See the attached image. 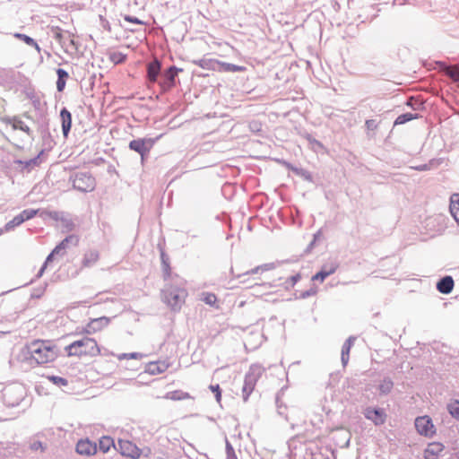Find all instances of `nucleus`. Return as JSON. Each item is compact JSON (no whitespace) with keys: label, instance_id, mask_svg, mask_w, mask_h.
I'll return each mask as SVG.
<instances>
[{"label":"nucleus","instance_id":"nucleus-10","mask_svg":"<svg viewBox=\"0 0 459 459\" xmlns=\"http://www.w3.org/2000/svg\"><path fill=\"white\" fill-rule=\"evenodd\" d=\"M53 38L65 48V52H68L69 49L77 50L75 40L69 31H63L56 28L53 30Z\"/></svg>","mask_w":459,"mask_h":459},{"label":"nucleus","instance_id":"nucleus-51","mask_svg":"<svg viewBox=\"0 0 459 459\" xmlns=\"http://www.w3.org/2000/svg\"><path fill=\"white\" fill-rule=\"evenodd\" d=\"M124 20L128 22L134 23V24H140V25L144 24V22L142 20H140L139 18H137L135 16L129 15V14H126L124 16Z\"/></svg>","mask_w":459,"mask_h":459},{"label":"nucleus","instance_id":"nucleus-26","mask_svg":"<svg viewBox=\"0 0 459 459\" xmlns=\"http://www.w3.org/2000/svg\"><path fill=\"white\" fill-rule=\"evenodd\" d=\"M193 63L203 69L217 71L218 60L213 58H201Z\"/></svg>","mask_w":459,"mask_h":459},{"label":"nucleus","instance_id":"nucleus-40","mask_svg":"<svg viewBox=\"0 0 459 459\" xmlns=\"http://www.w3.org/2000/svg\"><path fill=\"white\" fill-rule=\"evenodd\" d=\"M300 279H301L300 273H298L289 277L288 279H286V281L283 283L284 289L286 290H290L297 284V282H299L300 281Z\"/></svg>","mask_w":459,"mask_h":459},{"label":"nucleus","instance_id":"nucleus-46","mask_svg":"<svg viewBox=\"0 0 459 459\" xmlns=\"http://www.w3.org/2000/svg\"><path fill=\"white\" fill-rule=\"evenodd\" d=\"M262 127H263V126H262L261 122H259L257 120H252L248 124L249 130L252 133H255V134H256L258 135H261V133L263 131Z\"/></svg>","mask_w":459,"mask_h":459},{"label":"nucleus","instance_id":"nucleus-30","mask_svg":"<svg viewBox=\"0 0 459 459\" xmlns=\"http://www.w3.org/2000/svg\"><path fill=\"white\" fill-rule=\"evenodd\" d=\"M116 447L114 439L109 436H103L99 440V448L103 453L109 451L110 447Z\"/></svg>","mask_w":459,"mask_h":459},{"label":"nucleus","instance_id":"nucleus-63","mask_svg":"<svg viewBox=\"0 0 459 459\" xmlns=\"http://www.w3.org/2000/svg\"><path fill=\"white\" fill-rule=\"evenodd\" d=\"M50 217L56 221H60V218L64 217L63 215L60 216V213L57 212H51L49 213Z\"/></svg>","mask_w":459,"mask_h":459},{"label":"nucleus","instance_id":"nucleus-18","mask_svg":"<svg viewBox=\"0 0 459 459\" xmlns=\"http://www.w3.org/2000/svg\"><path fill=\"white\" fill-rule=\"evenodd\" d=\"M445 446L440 442L429 443L427 448L424 450L425 459H437L441 456V453L444 451Z\"/></svg>","mask_w":459,"mask_h":459},{"label":"nucleus","instance_id":"nucleus-60","mask_svg":"<svg viewBox=\"0 0 459 459\" xmlns=\"http://www.w3.org/2000/svg\"><path fill=\"white\" fill-rule=\"evenodd\" d=\"M261 267V271H269V270H273L275 268V264L273 263H268V264H264L262 265H260Z\"/></svg>","mask_w":459,"mask_h":459},{"label":"nucleus","instance_id":"nucleus-19","mask_svg":"<svg viewBox=\"0 0 459 459\" xmlns=\"http://www.w3.org/2000/svg\"><path fill=\"white\" fill-rule=\"evenodd\" d=\"M3 121L8 125H12L14 130H21L26 133L29 136H32L30 128L21 120L19 117H5Z\"/></svg>","mask_w":459,"mask_h":459},{"label":"nucleus","instance_id":"nucleus-6","mask_svg":"<svg viewBox=\"0 0 459 459\" xmlns=\"http://www.w3.org/2000/svg\"><path fill=\"white\" fill-rule=\"evenodd\" d=\"M69 180L72 181L73 187L82 193L92 192L96 187L95 178L90 172H74Z\"/></svg>","mask_w":459,"mask_h":459},{"label":"nucleus","instance_id":"nucleus-3","mask_svg":"<svg viewBox=\"0 0 459 459\" xmlns=\"http://www.w3.org/2000/svg\"><path fill=\"white\" fill-rule=\"evenodd\" d=\"M26 390L21 384L6 385L2 392L3 402L5 406L13 408L18 406L25 398Z\"/></svg>","mask_w":459,"mask_h":459},{"label":"nucleus","instance_id":"nucleus-57","mask_svg":"<svg viewBox=\"0 0 459 459\" xmlns=\"http://www.w3.org/2000/svg\"><path fill=\"white\" fill-rule=\"evenodd\" d=\"M55 255H58V254L54 253V250L52 249V251L48 255V256L43 264H46V265L48 266V264L49 263L53 262Z\"/></svg>","mask_w":459,"mask_h":459},{"label":"nucleus","instance_id":"nucleus-24","mask_svg":"<svg viewBox=\"0 0 459 459\" xmlns=\"http://www.w3.org/2000/svg\"><path fill=\"white\" fill-rule=\"evenodd\" d=\"M355 340H356V337L350 336L342 344V352H341V360H342V364L343 367H345L349 362L350 351H351V349Z\"/></svg>","mask_w":459,"mask_h":459},{"label":"nucleus","instance_id":"nucleus-41","mask_svg":"<svg viewBox=\"0 0 459 459\" xmlns=\"http://www.w3.org/2000/svg\"><path fill=\"white\" fill-rule=\"evenodd\" d=\"M447 411L454 419L459 420V402L457 400L447 404Z\"/></svg>","mask_w":459,"mask_h":459},{"label":"nucleus","instance_id":"nucleus-43","mask_svg":"<svg viewBox=\"0 0 459 459\" xmlns=\"http://www.w3.org/2000/svg\"><path fill=\"white\" fill-rule=\"evenodd\" d=\"M126 55L121 52H113L109 55V60L115 65L123 64L126 60Z\"/></svg>","mask_w":459,"mask_h":459},{"label":"nucleus","instance_id":"nucleus-42","mask_svg":"<svg viewBox=\"0 0 459 459\" xmlns=\"http://www.w3.org/2000/svg\"><path fill=\"white\" fill-rule=\"evenodd\" d=\"M318 291L317 286L313 284L310 289L301 291L299 296L296 295L297 299H306L311 296H315Z\"/></svg>","mask_w":459,"mask_h":459},{"label":"nucleus","instance_id":"nucleus-56","mask_svg":"<svg viewBox=\"0 0 459 459\" xmlns=\"http://www.w3.org/2000/svg\"><path fill=\"white\" fill-rule=\"evenodd\" d=\"M225 450H226V455L228 454H231V453H234L235 450L232 446V445L230 444V442L229 441V439L227 438V437H225Z\"/></svg>","mask_w":459,"mask_h":459},{"label":"nucleus","instance_id":"nucleus-59","mask_svg":"<svg viewBox=\"0 0 459 459\" xmlns=\"http://www.w3.org/2000/svg\"><path fill=\"white\" fill-rule=\"evenodd\" d=\"M276 404H277L278 413L280 415L283 416L285 414L286 407L280 404V401H279L278 397L276 398Z\"/></svg>","mask_w":459,"mask_h":459},{"label":"nucleus","instance_id":"nucleus-4","mask_svg":"<svg viewBox=\"0 0 459 459\" xmlns=\"http://www.w3.org/2000/svg\"><path fill=\"white\" fill-rule=\"evenodd\" d=\"M187 293L185 289L169 286L162 290L163 301L175 312L179 311Z\"/></svg>","mask_w":459,"mask_h":459},{"label":"nucleus","instance_id":"nucleus-29","mask_svg":"<svg viewBox=\"0 0 459 459\" xmlns=\"http://www.w3.org/2000/svg\"><path fill=\"white\" fill-rule=\"evenodd\" d=\"M420 117V115L418 113H411L406 112L399 115L396 119L394 122V126H399V125H404L407 122H410L413 119H417Z\"/></svg>","mask_w":459,"mask_h":459},{"label":"nucleus","instance_id":"nucleus-38","mask_svg":"<svg viewBox=\"0 0 459 459\" xmlns=\"http://www.w3.org/2000/svg\"><path fill=\"white\" fill-rule=\"evenodd\" d=\"M23 223V219L22 216H20L19 214H17L16 216H14L11 221H9L5 225H4V230L6 231H10V230H14L16 227L20 226L21 224Z\"/></svg>","mask_w":459,"mask_h":459},{"label":"nucleus","instance_id":"nucleus-61","mask_svg":"<svg viewBox=\"0 0 459 459\" xmlns=\"http://www.w3.org/2000/svg\"><path fill=\"white\" fill-rule=\"evenodd\" d=\"M47 267L48 266L46 265V264H42V266L40 267L39 271L38 272V273L35 276V280L36 279H39L43 275V273H44L45 270L47 269Z\"/></svg>","mask_w":459,"mask_h":459},{"label":"nucleus","instance_id":"nucleus-36","mask_svg":"<svg viewBox=\"0 0 459 459\" xmlns=\"http://www.w3.org/2000/svg\"><path fill=\"white\" fill-rule=\"evenodd\" d=\"M291 171L296 175V176H299L300 178H302L304 180L307 181V182H314L313 180V176L312 174L305 169H302V168H291Z\"/></svg>","mask_w":459,"mask_h":459},{"label":"nucleus","instance_id":"nucleus-62","mask_svg":"<svg viewBox=\"0 0 459 459\" xmlns=\"http://www.w3.org/2000/svg\"><path fill=\"white\" fill-rule=\"evenodd\" d=\"M322 236V229L318 230L314 235L312 241L316 242L320 239Z\"/></svg>","mask_w":459,"mask_h":459},{"label":"nucleus","instance_id":"nucleus-15","mask_svg":"<svg viewBox=\"0 0 459 459\" xmlns=\"http://www.w3.org/2000/svg\"><path fill=\"white\" fill-rule=\"evenodd\" d=\"M76 452L82 455H93L98 451V446L95 442L91 441L89 438L80 439L75 447Z\"/></svg>","mask_w":459,"mask_h":459},{"label":"nucleus","instance_id":"nucleus-2","mask_svg":"<svg viewBox=\"0 0 459 459\" xmlns=\"http://www.w3.org/2000/svg\"><path fill=\"white\" fill-rule=\"evenodd\" d=\"M65 350L68 357H82L87 355L93 357L100 352L97 342L93 338L89 337L73 342Z\"/></svg>","mask_w":459,"mask_h":459},{"label":"nucleus","instance_id":"nucleus-9","mask_svg":"<svg viewBox=\"0 0 459 459\" xmlns=\"http://www.w3.org/2000/svg\"><path fill=\"white\" fill-rule=\"evenodd\" d=\"M417 432L426 437H432L436 434V427L432 419L428 415L418 416L414 420Z\"/></svg>","mask_w":459,"mask_h":459},{"label":"nucleus","instance_id":"nucleus-33","mask_svg":"<svg viewBox=\"0 0 459 459\" xmlns=\"http://www.w3.org/2000/svg\"><path fill=\"white\" fill-rule=\"evenodd\" d=\"M304 137L308 142V143L311 146V149L314 152H318L325 150L324 144L320 141L314 138L310 134H306Z\"/></svg>","mask_w":459,"mask_h":459},{"label":"nucleus","instance_id":"nucleus-39","mask_svg":"<svg viewBox=\"0 0 459 459\" xmlns=\"http://www.w3.org/2000/svg\"><path fill=\"white\" fill-rule=\"evenodd\" d=\"M41 153H42V152H40V153L38 156H36L32 159H30L28 160H18L17 162L19 164L22 165L23 169H30L31 168H34V167H37L39 165V156Z\"/></svg>","mask_w":459,"mask_h":459},{"label":"nucleus","instance_id":"nucleus-49","mask_svg":"<svg viewBox=\"0 0 459 459\" xmlns=\"http://www.w3.org/2000/svg\"><path fill=\"white\" fill-rule=\"evenodd\" d=\"M209 388L214 394L216 401L218 403H221V389L220 385L218 384L211 385Z\"/></svg>","mask_w":459,"mask_h":459},{"label":"nucleus","instance_id":"nucleus-12","mask_svg":"<svg viewBox=\"0 0 459 459\" xmlns=\"http://www.w3.org/2000/svg\"><path fill=\"white\" fill-rule=\"evenodd\" d=\"M162 73V62L155 58L146 65V80L149 83H157Z\"/></svg>","mask_w":459,"mask_h":459},{"label":"nucleus","instance_id":"nucleus-32","mask_svg":"<svg viewBox=\"0 0 459 459\" xmlns=\"http://www.w3.org/2000/svg\"><path fill=\"white\" fill-rule=\"evenodd\" d=\"M13 36H14V38L24 42L26 45L33 47L39 53L40 52V47L36 42V40L34 39H32L31 37H30L26 34H23V33H20V32L14 33Z\"/></svg>","mask_w":459,"mask_h":459},{"label":"nucleus","instance_id":"nucleus-11","mask_svg":"<svg viewBox=\"0 0 459 459\" xmlns=\"http://www.w3.org/2000/svg\"><path fill=\"white\" fill-rule=\"evenodd\" d=\"M364 417L372 421L376 426L385 424L387 415L383 408L380 407H367L363 411Z\"/></svg>","mask_w":459,"mask_h":459},{"label":"nucleus","instance_id":"nucleus-16","mask_svg":"<svg viewBox=\"0 0 459 459\" xmlns=\"http://www.w3.org/2000/svg\"><path fill=\"white\" fill-rule=\"evenodd\" d=\"M455 281L451 275L441 277L436 283V289L441 294L448 295L453 291Z\"/></svg>","mask_w":459,"mask_h":459},{"label":"nucleus","instance_id":"nucleus-28","mask_svg":"<svg viewBox=\"0 0 459 459\" xmlns=\"http://www.w3.org/2000/svg\"><path fill=\"white\" fill-rule=\"evenodd\" d=\"M160 261L163 270V278L164 280H167L170 277L171 274V268H170V263H169V257L165 253L163 249H160Z\"/></svg>","mask_w":459,"mask_h":459},{"label":"nucleus","instance_id":"nucleus-14","mask_svg":"<svg viewBox=\"0 0 459 459\" xmlns=\"http://www.w3.org/2000/svg\"><path fill=\"white\" fill-rule=\"evenodd\" d=\"M110 317L108 316H100L98 318L91 319L86 326L83 328V332L91 334L98 331L102 330L104 327L108 326L110 323Z\"/></svg>","mask_w":459,"mask_h":459},{"label":"nucleus","instance_id":"nucleus-7","mask_svg":"<svg viewBox=\"0 0 459 459\" xmlns=\"http://www.w3.org/2000/svg\"><path fill=\"white\" fill-rule=\"evenodd\" d=\"M263 372L264 368L260 365L253 364L250 366L248 371L245 375L242 387V397L244 402L248 400L249 395L254 391L256 382L261 377Z\"/></svg>","mask_w":459,"mask_h":459},{"label":"nucleus","instance_id":"nucleus-45","mask_svg":"<svg viewBox=\"0 0 459 459\" xmlns=\"http://www.w3.org/2000/svg\"><path fill=\"white\" fill-rule=\"evenodd\" d=\"M47 377L52 384L57 386H66L68 385V380L65 377L54 375L48 376Z\"/></svg>","mask_w":459,"mask_h":459},{"label":"nucleus","instance_id":"nucleus-48","mask_svg":"<svg viewBox=\"0 0 459 459\" xmlns=\"http://www.w3.org/2000/svg\"><path fill=\"white\" fill-rule=\"evenodd\" d=\"M60 221L62 222L63 227L65 229L66 231L74 230L75 225L70 218L62 217L60 218Z\"/></svg>","mask_w":459,"mask_h":459},{"label":"nucleus","instance_id":"nucleus-58","mask_svg":"<svg viewBox=\"0 0 459 459\" xmlns=\"http://www.w3.org/2000/svg\"><path fill=\"white\" fill-rule=\"evenodd\" d=\"M66 82L56 80V90L58 92H62L65 88Z\"/></svg>","mask_w":459,"mask_h":459},{"label":"nucleus","instance_id":"nucleus-22","mask_svg":"<svg viewBox=\"0 0 459 459\" xmlns=\"http://www.w3.org/2000/svg\"><path fill=\"white\" fill-rule=\"evenodd\" d=\"M169 368V364L165 361H152L146 365L145 372L150 375H158L165 372Z\"/></svg>","mask_w":459,"mask_h":459},{"label":"nucleus","instance_id":"nucleus-17","mask_svg":"<svg viewBox=\"0 0 459 459\" xmlns=\"http://www.w3.org/2000/svg\"><path fill=\"white\" fill-rule=\"evenodd\" d=\"M60 118L63 135L67 138L72 128L73 119L71 112L65 107L60 110Z\"/></svg>","mask_w":459,"mask_h":459},{"label":"nucleus","instance_id":"nucleus-54","mask_svg":"<svg viewBox=\"0 0 459 459\" xmlns=\"http://www.w3.org/2000/svg\"><path fill=\"white\" fill-rule=\"evenodd\" d=\"M30 447L31 450L33 451H37L39 449H41L43 450L44 447H43V444L41 441L39 440H36V441H33L30 445Z\"/></svg>","mask_w":459,"mask_h":459},{"label":"nucleus","instance_id":"nucleus-13","mask_svg":"<svg viewBox=\"0 0 459 459\" xmlns=\"http://www.w3.org/2000/svg\"><path fill=\"white\" fill-rule=\"evenodd\" d=\"M118 446L122 455L137 459L142 455V450L132 441L119 439Z\"/></svg>","mask_w":459,"mask_h":459},{"label":"nucleus","instance_id":"nucleus-5","mask_svg":"<svg viewBox=\"0 0 459 459\" xmlns=\"http://www.w3.org/2000/svg\"><path fill=\"white\" fill-rule=\"evenodd\" d=\"M160 134L155 138L151 137H143V138H136L129 142L128 147L131 151L137 152L141 157V163L144 164L145 160L148 159L149 154L156 142L161 137Z\"/></svg>","mask_w":459,"mask_h":459},{"label":"nucleus","instance_id":"nucleus-31","mask_svg":"<svg viewBox=\"0 0 459 459\" xmlns=\"http://www.w3.org/2000/svg\"><path fill=\"white\" fill-rule=\"evenodd\" d=\"M166 399L173 400V401H182L186 399H189L191 396L188 393L184 392L182 390H175L171 392H168L165 396Z\"/></svg>","mask_w":459,"mask_h":459},{"label":"nucleus","instance_id":"nucleus-64","mask_svg":"<svg viewBox=\"0 0 459 459\" xmlns=\"http://www.w3.org/2000/svg\"><path fill=\"white\" fill-rule=\"evenodd\" d=\"M315 245H316V242H314V241H312V240H311V242H310V243L308 244V246L307 247V248H306V250H305V253H307H307L311 252V250L314 248Z\"/></svg>","mask_w":459,"mask_h":459},{"label":"nucleus","instance_id":"nucleus-8","mask_svg":"<svg viewBox=\"0 0 459 459\" xmlns=\"http://www.w3.org/2000/svg\"><path fill=\"white\" fill-rule=\"evenodd\" d=\"M180 72H183V69L176 65H170L169 68L162 71L157 82L161 89V92H168L176 86L177 78Z\"/></svg>","mask_w":459,"mask_h":459},{"label":"nucleus","instance_id":"nucleus-34","mask_svg":"<svg viewBox=\"0 0 459 459\" xmlns=\"http://www.w3.org/2000/svg\"><path fill=\"white\" fill-rule=\"evenodd\" d=\"M99 259V253L97 251H90L86 253L82 259V265L90 267L94 264Z\"/></svg>","mask_w":459,"mask_h":459},{"label":"nucleus","instance_id":"nucleus-50","mask_svg":"<svg viewBox=\"0 0 459 459\" xmlns=\"http://www.w3.org/2000/svg\"><path fill=\"white\" fill-rule=\"evenodd\" d=\"M56 73V75H57V80L65 81L66 82L67 78L69 77L68 72L65 71L63 68H57Z\"/></svg>","mask_w":459,"mask_h":459},{"label":"nucleus","instance_id":"nucleus-47","mask_svg":"<svg viewBox=\"0 0 459 459\" xmlns=\"http://www.w3.org/2000/svg\"><path fill=\"white\" fill-rule=\"evenodd\" d=\"M144 355L140 352H130V353H121L117 356V359L119 360L125 359H142Z\"/></svg>","mask_w":459,"mask_h":459},{"label":"nucleus","instance_id":"nucleus-1","mask_svg":"<svg viewBox=\"0 0 459 459\" xmlns=\"http://www.w3.org/2000/svg\"><path fill=\"white\" fill-rule=\"evenodd\" d=\"M60 354L58 347L50 340H33L26 343L18 353V359L34 368L54 361Z\"/></svg>","mask_w":459,"mask_h":459},{"label":"nucleus","instance_id":"nucleus-55","mask_svg":"<svg viewBox=\"0 0 459 459\" xmlns=\"http://www.w3.org/2000/svg\"><path fill=\"white\" fill-rule=\"evenodd\" d=\"M259 271H261L260 265L255 267L254 269L247 271V272H245V273H243L241 274H238V275H236V277L237 278H241L242 276H245V275L255 274V273H257Z\"/></svg>","mask_w":459,"mask_h":459},{"label":"nucleus","instance_id":"nucleus-23","mask_svg":"<svg viewBox=\"0 0 459 459\" xmlns=\"http://www.w3.org/2000/svg\"><path fill=\"white\" fill-rule=\"evenodd\" d=\"M247 70L246 66L226 63L218 60L217 72L220 73H239Z\"/></svg>","mask_w":459,"mask_h":459},{"label":"nucleus","instance_id":"nucleus-25","mask_svg":"<svg viewBox=\"0 0 459 459\" xmlns=\"http://www.w3.org/2000/svg\"><path fill=\"white\" fill-rule=\"evenodd\" d=\"M450 213L459 226V194H453L450 197Z\"/></svg>","mask_w":459,"mask_h":459},{"label":"nucleus","instance_id":"nucleus-20","mask_svg":"<svg viewBox=\"0 0 459 459\" xmlns=\"http://www.w3.org/2000/svg\"><path fill=\"white\" fill-rule=\"evenodd\" d=\"M337 268V264H324L321 269L312 276L311 280L313 281L323 282L328 276L333 274Z\"/></svg>","mask_w":459,"mask_h":459},{"label":"nucleus","instance_id":"nucleus-21","mask_svg":"<svg viewBox=\"0 0 459 459\" xmlns=\"http://www.w3.org/2000/svg\"><path fill=\"white\" fill-rule=\"evenodd\" d=\"M79 242V238L76 235H69L66 236L62 241H60L54 248V253L58 254V255H64L65 249L67 248L69 244H73L74 246H77Z\"/></svg>","mask_w":459,"mask_h":459},{"label":"nucleus","instance_id":"nucleus-37","mask_svg":"<svg viewBox=\"0 0 459 459\" xmlns=\"http://www.w3.org/2000/svg\"><path fill=\"white\" fill-rule=\"evenodd\" d=\"M406 106L413 110H421L424 108V102L414 97H410L406 100Z\"/></svg>","mask_w":459,"mask_h":459},{"label":"nucleus","instance_id":"nucleus-53","mask_svg":"<svg viewBox=\"0 0 459 459\" xmlns=\"http://www.w3.org/2000/svg\"><path fill=\"white\" fill-rule=\"evenodd\" d=\"M434 163V160H430L429 163L421 164L414 169L418 171H426L431 169L432 164Z\"/></svg>","mask_w":459,"mask_h":459},{"label":"nucleus","instance_id":"nucleus-27","mask_svg":"<svg viewBox=\"0 0 459 459\" xmlns=\"http://www.w3.org/2000/svg\"><path fill=\"white\" fill-rule=\"evenodd\" d=\"M394 388V382L390 377H385L377 386L380 395H387Z\"/></svg>","mask_w":459,"mask_h":459},{"label":"nucleus","instance_id":"nucleus-52","mask_svg":"<svg viewBox=\"0 0 459 459\" xmlns=\"http://www.w3.org/2000/svg\"><path fill=\"white\" fill-rule=\"evenodd\" d=\"M365 126L368 130L374 131L377 128V122L375 119H368Z\"/></svg>","mask_w":459,"mask_h":459},{"label":"nucleus","instance_id":"nucleus-35","mask_svg":"<svg viewBox=\"0 0 459 459\" xmlns=\"http://www.w3.org/2000/svg\"><path fill=\"white\" fill-rule=\"evenodd\" d=\"M201 300H203L205 304H207L211 307H219V306L217 304L218 299L214 293L203 292Z\"/></svg>","mask_w":459,"mask_h":459},{"label":"nucleus","instance_id":"nucleus-44","mask_svg":"<svg viewBox=\"0 0 459 459\" xmlns=\"http://www.w3.org/2000/svg\"><path fill=\"white\" fill-rule=\"evenodd\" d=\"M39 209H25L19 213L20 216L22 217L23 222L33 219L36 215L39 214Z\"/></svg>","mask_w":459,"mask_h":459}]
</instances>
